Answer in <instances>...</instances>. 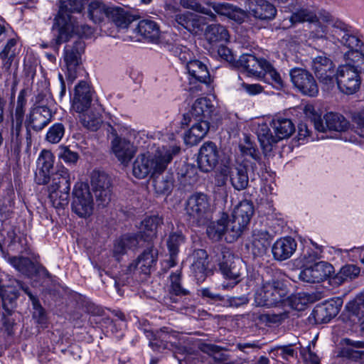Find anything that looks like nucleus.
Returning a JSON list of instances; mask_svg holds the SVG:
<instances>
[{"label": "nucleus", "mask_w": 364, "mask_h": 364, "mask_svg": "<svg viewBox=\"0 0 364 364\" xmlns=\"http://www.w3.org/2000/svg\"><path fill=\"white\" fill-rule=\"evenodd\" d=\"M158 257V250L153 245H149L146 250L138 257L136 261L130 264L127 269L126 277L122 275L118 280L114 281L115 287L119 285H125L129 283V274L136 272L148 274L150 273L151 268L156 264Z\"/></svg>", "instance_id": "9"}, {"label": "nucleus", "mask_w": 364, "mask_h": 364, "mask_svg": "<svg viewBox=\"0 0 364 364\" xmlns=\"http://www.w3.org/2000/svg\"><path fill=\"white\" fill-rule=\"evenodd\" d=\"M211 205L209 197L203 193H196L188 197L186 212L190 223L197 226L205 225L210 219Z\"/></svg>", "instance_id": "6"}, {"label": "nucleus", "mask_w": 364, "mask_h": 364, "mask_svg": "<svg viewBox=\"0 0 364 364\" xmlns=\"http://www.w3.org/2000/svg\"><path fill=\"white\" fill-rule=\"evenodd\" d=\"M107 18L119 28H127L135 19L128 11L119 6H110Z\"/></svg>", "instance_id": "39"}, {"label": "nucleus", "mask_w": 364, "mask_h": 364, "mask_svg": "<svg viewBox=\"0 0 364 364\" xmlns=\"http://www.w3.org/2000/svg\"><path fill=\"white\" fill-rule=\"evenodd\" d=\"M16 40L11 38L8 41L4 49L0 52V58L2 60L3 67L9 70L16 55Z\"/></svg>", "instance_id": "49"}, {"label": "nucleus", "mask_w": 364, "mask_h": 364, "mask_svg": "<svg viewBox=\"0 0 364 364\" xmlns=\"http://www.w3.org/2000/svg\"><path fill=\"white\" fill-rule=\"evenodd\" d=\"M311 68L319 82L326 89L334 87L336 65L326 54L313 58Z\"/></svg>", "instance_id": "14"}, {"label": "nucleus", "mask_w": 364, "mask_h": 364, "mask_svg": "<svg viewBox=\"0 0 364 364\" xmlns=\"http://www.w3.org/2000/svg\"><path fill=\"white\" fill-rule=\"evenodd\" d=\"M134 31L149 42L155 43L159 42L160 37L159 26L153 20L144 19L140 21Z\"/></svg>", "instance_id": "35"}, {"label": "nucleus", "mask_w": 364, "mask_h": 364, "mask_svg": "<svg viewBox=\"0 0 364 364\" xmlns=\"http://www.w3.org/2000/svg\"><path fill=\"white\" fill-rule=\"evenodd\" d=\"M23 123L13 122L11 129V144L15 151H20L23 136L21 134Z\"/></svg>", "instance_id": "61"}, {"label": "nucleus", "mask_w": 364, "mask_h": 364, "mask_svg": "<svg viewBox=\"0 0 364 364\" xmlns=\"http://www.w3.org/2000/svg\"><path fill=\"white\" fill-rule=\"evenodd\" d=\"M342 304V300L337 298L317 306L314 311L315 318L321 323L328 322L339 313Z\"/></svg>", "instance_id": "31"}, {"label": "nucleus", "mask_w": 364, "mask_h": 364, "mask_svg": "<svg viewBox=\"0 0 364 364\" xmlns=\"http://www.w3.org/2000/svg\"><path fill=\"white\" fill-rule=\"evenodd\" d=\"M53 164V154L47 150L42 151L37 160L38 168L35 173V180L38 184L45 185L50 182Z\"/></svg>", "instance_id": "24"}, {"label": "nucleus", "mask_w": 364, "mask_h": 364, "mask_svg": "<svg viewBox=\"0 0 364 364\" xmlns=\"http://www.w3.org/2000/svg\"><path fill=\"white\" fill-rule=\"evenodd\" d=\"M80 114V119L83 127L92 132L100 127L102 120L100 112L90 108Z\"/></svg>", "instance_id": "45"}, {"label": "nucleus", "mask_w": 364, "mask_h": 364, "mask_svg": "<svg viewBox=\"0 0 364 364\" xmlns=\"http://www.w3.org/2000/svg\"><path fill=\"white\" fill-rule=\"evenodd\" d=\"M109 7L101 0H91L87 8V17L95 23H100L108 16Z\"/></svg>", "instance_id": "42"}, {"label": "nucleus", "mask_w": 364, "mask_h": 364, "mask_svg": "<svg viewBox=\"0 0 364 364\" xmlns=\"http://www.w3.org/2000/svg\"><path fill=\"white\" fill-rule=\"evenodd\" d=\"M216 262L223 275L226 279L234 281V285L240 281L241 271L244 267L242 259L235 257L228 250H224L218 255Z\"/></svg>", "instance_id": "15"}, {"label": "nucleus", "mask_w": 364, "mask_h": 364, "mask_svg": "<svg viewBox=\"0 0 364 364\" xmlns=\"http://www.w3.org/2000/svg\"><path fill=\"white\" fill-rule=\"evenodd\" d=\"M213 105L209 99L206 97L197 99L193 105L191 112L183 114L181 124L182 125H188L191 119H193L195 121H208L213 112Z\"/></svg>", "instance_id": "22"}, {"label": "nucleus", "mask_w": 364, "mask_h": 364, "mask_svg": "<svg viewBox=\"0 0 364 364\" xmlns=\"http://www.w3.org/2000/svg\"><path fill=\"white\" fill-rule=\"evenodd\" d=\"M272 129L275 135L267 125H262L257 130V138L260 146L266 155L272 150V147L279 141L289 138L295 131V127L291 119L278 117L272 120Z\"/></svg>", "instance_id": "3"}, {"label": "nucleus", "mask_w": 364, "mask_h": 364, "mask_svg": "<svg viewBox=\"0 0 364 364\" xmlns=\"http://www.w3.org/2000/svg\"><path fill=\"white\" fill-rule=\"evenodd\" d=\"M93 207V198L89 186L83 183H77L73 189V211L81 218H86L92 213Z\"/></svg>", "instance_id": "13"}, {"label": "nucleus", "mask_w": 364, "mask_h": 364, "mask_svg": "<svg viewBox=\"0 0 364 364\" xmlns=\"http://www.w3.org/2000/svg\"><path fill=\"white\" fill-rule=\"evenodd\" d=\"M90 185L98 207L105 208L111 201L112 181L105 171L94 170L90 174Z\"/></svg>", "instance_id": "11"}, {"label": "nucleus", "mask_w": 364, "mask_h": 364, "mask_svg": "<svg viewBox=\"0 0 364 364\" xmlns=\"http://www.w3.org/2000/svg\"><path fill=\"white\" fill-rule=\"evenodd\" d=\"M33 103L31 107L50 106L52 98L47 87L41 90H38L37 93L33 97Z\"/></svg>", "instance_id": "63"}, {"label": "nucleus", "mask_w": 364, "mask_h": 364, "mask_svg": "<svg viewBox=\"0 0 364 364\" xmlns=\"http://www.w3.org/2000/svg\"><path fill=\"white\" fill-rule=\"evenodd\" d=\"M82 4L79 0H60V9L57 16L54 18L53 30L55 31L60 28V40L66 38L65 28H69V22L72 21L70 13H80L82 11Z\"/></svg>", "instance_id": "16"}, {"label": "nucleus", "mask_w": 364, "mask_h": 364, "mask_svg": "<svg viewBox=\"0 0 364 364\" xmlns=\"http://www.w3.org/2000/svg\"><path fill=\"white\" fill-rule=\"evenodd\" d=\"M112 149L116 157L122 164H127L136 153V147L125 138L116 136L112 141Z\"/></svg>", "instance_id": "28"}, {"label": "nucleus", "mask_w": 364, "mask_h": 364, "mask_svg": "<svg viewBox=\"0 0 364 364\" xmlns=\"http://www.w3.org/2000/svg\"><path fill=\"white\" fill-rule=\"evenodd\" d=\"M54 114L50 106L31 107L29 109L25 121L28 144L31 143V130L41 132L51 122Z\"/></svg>", "instance_id": "10"}, {"label": "nucleus", "mask_w": 364, "mask_h": 364, "mask_svg": "<svg viewBox=\"0 0 364 364\" xmlns=\"http://www.w3.org/2000/svg\"><path fill=\"white\" fill-rule=\"evenodd\" d=\"M347 63L340 65L335 77L338 90L346 95H353L360 87L361 73H364V57L357 52L344 54Z\"/></svg>", "instance_id": "1"}, {"label": "nucleus", "mask_w": 364, "mask_h": 364, "mask_svg": "<svg viewBox=\"0 0 364 364\" xmlns=\"http://www.w3.org/2000/svg\"><path fill=\"white\" fill-rule=\"evenodd\" d=\"M346 346L341 348L337 353V357L346 358L353 361H360L364 364V351L357 350L355 348H364V342L352 341L348 338L343 340Z\"/></svg>", "instance_id": "34"}, {"label": "nucleus", "mask_w": 364, "mask_h": 364, "mask_svg": "<svg viewBox=\"0 0 364 364\" xmlns=\"http://www.w3.org/2000/svg\"><path fill=\"white\" fill-rule=\"evenodd\" d=\"M92 90L85 81H80L75 87L72 100V109L77 113L87 111L92 108Z\"/></svg>", "instance_id": "21"}, {"label": "nucleus", "mask_w": 364, "mask_h": 364, "mask_svg": "<svg viewBox=\"0 0 364 364\" xmlns=\"http://www.w3.org/2000/svg\"><path fill=\"white\" fill-rule=\"evenodd\" d=\"M181 279L182 275L181 270H176L175 272H172L170 274V294H173L175 296H186L190 294L188 289L182 287Z\"/></svg>", "instance_id": "53"}, {"label": "nucleus", "mask_w": 364, "mask_h": 364, "mask_svg": "<svg viewBox=\"0 0 364 364\" xmlns=\"http://www.w3.org/2000/svg\"><path fill=\"white\" fill-rule=\"evenodd\" d=\"M360 274V268L354 264L343 266L339 272L335 276L334 280L337 284H342L347 280H352Z\"/></svg>", "instance_id": "52"}, {"label": "nucleus", "mask_w": 364, "mask_h": 364, "mask_svg": "<svg viewBox=\"0 0 364 364\" xmlns=\"http://www.w3.org/2000/svg\"><path fill=\"white\" fill-rule=\"evenodd\" d=\"M69 28H65V36L66 38L63 40H60V28H58L55 31L58 33L57 38H55L56 44L59 45L62 43L63 42L67 41L68 40L69 36L71 33H75L80 37H85V38H89L90 37L93 33L94 29L85 24H79L78 23H74L73 21H70L69 22Z\"/></svg>", "instance_id": "41"}, {"label": "nucleus", "mask_w": 364, "mask_h": 364, "mask_svg": "<svg viewBox=\"0 0 364 364\" xmlns=\"http://www.w3.org/2000/svg\"><path fill=\"white\" fill-rule=\"evenodd\" d=\"M237 64L254 76L261 75L264 68L269 67V63L265 59L257 58L254 55L248 53L240 55Z\"/></svg>", "instance_id": "30"}, {"label": "nucleus", "mask_w": 364, "mask_h": 364, "mask_svg": "<svg viewBox=\"0 0 364 364\" xmlns=\"http://www.w3.org/2000/svg\"><path fill=\"white\" fill-rule=\"evenodd\" d=\"M49 199L55 208H64L69 203L70 191L48 189Z\"/></svg>", "instance_id": "50"}, {"label": "nucleus", "mask_w": 364, "mask_h": 364, "mask_svg": "<svg viewBox=\"0 0 364 364\" xmlns=\"http://www.w3.org/2000/svg\"><path fill=\"white\" fill-rule=\"evenodd\" d=\"M254 214L252 202L245 200L241 201L234 209L232 218H229L232 239L238 238L249 224Z\"/></svg>", "instance_id": "12"}, {"label": "nucleus", "mask_w": 364, "mask_h": 364, "mask_svg": "<svg viewBox=\"0 0 364 364\" xmlns=\"http://www.w3.org/2000/svg\"><path fill=\"white\" fill-rule=\"evenodd\" d=\"M177 336L176 331L170 330L168 327H163L156 332L155 341H149V346L156 350L168 348V343L173 346Z\"/></svg>", "instance_id": "38"}, {"label": "nucleus", "mask_w": 364, "mask_h": 364, "mask_svg": "<svg viewBox=\"0 0 364 364\" xmlns=\"http://www.w3.org/2000/svg\"><path fill=\"white\" fill-rule=\"evenodd\" d=\"M290 77L294 87L302 94L309 97H314L318 94V85L309 71L295 68L291 70Z\"/></svg>", "instance_id": "18"}, {"label": "nucleus", "mask_w": 364, "mask_h": 364, "mask_svg": "<svg viewBox=\"0 0 364 364\" xmlns=\"http://www.w3.org/2000/svg\"><path fill=\"white\" fill-rule=\"evenodd\" d=\"M342 45L350 49L346 53L357 52L361 54L362 57H364V45L360 38L353 35L350 30L347 33L344 40H342Z\"/></svg>", "instance_id": "54"}, {"label": "nucleus", "mask_w": 364, "mask_h": 364, "mask_svg": "<svg viewBox=\"0 0 364 364\" xmlns=\"http://www.w3.org/2000/svg\"><path fill=\"white\" fill-rule=\"evenodd\" d=\"M289 316V311L286 309H277L272 312L265 314H260L258 315V320L266 325L279 324L288 318Z\"/></svg>", "instance_id": "47"}, {"label": "nucleus", "mask_w": 364, "mask_h": 364, "mask_svg": "<svg viewBox=\"0 0 364 364\" xmlns=\"http://www.w3.org/2000/svg\"><path fill=\"white\" fill-rule=\"evenodd\" d=\"M287 290L278 280L264 282L255 294L257 305L272 307L285 301Z\"/></svg>", "instance_id": "7"}, {"label": "nucleus", "mask_w": 364, "mask_h": 364, "mask_svg": "<svg viewBox=\"0 0 364 364\" xmlns=\"http://www.w3.org/2000/svg\"><path fill=\"white\" fill-rule=\"evenodd\" d=\"M219 152L215 143L207 141L200 147L198 166L200 171L207 173L214 169L218 162Z\"/></svg>", "instance_id": "23"}, {"label": "nucleus", "mask_w": 364, "mask_h": 364, "mask_svg": "<svg viewBox=\"0 0 364 364\" xmlns=\"http://www.w3.org/2000/svg\"><path fill=\"white\" fill-rule=\"evenodd\" d=\"M239 149L242 155L250 156L259 165H262L259 152L248 138L245 139L244 144L239 145Z\"/></svg>", "instance_id": "58"}, {"label": "nucleus", "mask_w": 364, "mask_h": 364, "mask_svg": "<svg viewBox=\"0 0 364 364\" xmlns=\"http://www.w3.org/2000/svg\"><path fill=\"white\" fill-rule=\"evenodd\" d=\"M247 5L250 14L257 19L269 21L277 14L275 6L267 0H250Z\"/></svg>", "instance_id": "26"}, {"label": "nucleus", "mask_w": 364, "mask_h": 364, "mask_svg": "<svg viewBox=\"0 0 364 364\" xmlns=\"http://www.w3.org/2000/svg\"><path fill=\"white\" fill-rule=\"evenodd\" d=\"M272 238L265 230H254L249 240L248 247L255 257L264 255L270 245Z\"/></svg>", "instance_id": "25"}, {"label": "nucleus", "mask_w": 364, "mask_h": 364, "mask_svg": "<svg viewBox=\"0 0 364 364\" xmlns=\"http://www.w3.org/2000/svg\"><path fill=\"white\" fill-rule=\"evenodd\" d=\"M230 223L228 215L223 213L219 220L212 222L208 225L206 233L208 237L214 241H218L221 239L225 233L230 234L232 237Z\"/></svg>", "instance_id": "36"}, {"label": "nucleus", "mask_w": 364, "mask_h": 364, "mask_svg": "<svg viewBox=\"0 0 364 364\" xmlns=\"http://www.w3.org/2000/svg\"><path fill=\"white\" fill-rule=\"evenodd\" d=\"M180 4L183 8L205 14L212 20L215 18V16L210 8L215 13L226 16L239 22L243 21L246 17V14L243 10L228 3H216L209 1L200 3L197 0H181Z\"/></svg>", "instance_id": "4"}, {"label": "nucleus", "mask_w": 364, "mask_h": 364, "mask_svg": "<svg viewBox=\"0 0 364 364\" xmlns=\"http://www.w3.org/2000/svg\"><path fill=\"white\" fill-rule=\"evenodd\" d=\"M248 165L249 163L247 161H243L241 164L230 169V181L235 190L240 191L248 187Z\"/></svg>", "instance_id": "32"}, {"label": "nucleus", "mask_w": 364, "mask_h": 364, "mask_svg": "<svg viewBox=\"0 0 364 364\" xmlns=\"http://www.w3.org/2000/svg\"><path fill=\"white\" fill-rule=\"evenodd\" d=\"M180 150V147L177 146H163L153 156L139 155L133 164V175L137 178H145L149 175L161 173Z\"/></svg>", "instance_id": "2"}, {"label": "nucleus", "mask_w": 364, "mask_h": 364, "mask_svg": "<svg viewBox=\"0 0 364 364\" xmlns=\"http://www.w3.org/2000/svg\"><path fill=\"white\" fill-rule=\"evenodd\" d=\"M186 69L190 78L189 91L194 94L202 90L201 84L208 85L210 82V75L206 65L198 60L190 59L186 63Z\"/></svg>", "instance_id": "17"}, {"label": "nucleus", "mask_w": 364, "mask_h": 364, "mask_svg": "<svg viewBox=\"0 0 364 364\" xmlns=\"http://www.w3.org/2000/svg\"><path fill=\"white\" fill-rule=\"evenodd\" d=\"M50 181L51 183L48 189L70 190V174L65 168L58 170L55 173H52Z\"/></svg>", "instance_id": "44"}, {"label": "nucleus", "mask_w": 364, "mask_h": 364, "mask_svg": "<svg viewBox=\"0 0 364 364\" xmlns=\"http://www.w3.org/2000/svg\"><path fill=\"white\" fill-rule=\"evenodd\" d=\"M171 51L174 55L183 62L186 63L190 59L192 58L193 53L186 46L179 44H174L171 46Z\"/></svg>", "instance_id": "64"}, {"label": "nucleus", "mask_w": 364, "mask_h": 364, "mask_svg": "<svg viewBox=\"0 0 364 364\" xmlns=\"http://www.w3.org/2000/svg\"><path fill=\"white\" fill-rule=\"evenodd\" d=\"M204 36L206 41L213 49L229 41L228 30L225 26L220 24H212L207 26Z\"/></svg>", "instance_id": "33"}, {"label": "nucleus", "mask_w": 364, "mask_h": 364, "mask_svg": "<svg viewBox=\"0 0 364 364\" xmlns=\"http://www.w3.org/2000/svg\"><path fill=\"white\" fill-rule=\"evenodd\" d=\"M346 309L352 316L363 321L364 318V294L358 295L353 301L348 302Z\"/></svg>", "instance_id": "55"}, {"label": "nucleus", "mask_w": 364, "mask_h": 364, "mask_svg": "<svg viewBox=\"0 0 364 364\" xmlns=\"http://www.w3.org/2000/svg\"><path fill=\"white\" fill-rule=\"evenodd\" d=\"M138 245V239L135 235H124L116 241L113 252L114 256L124 255L128 250H131Z\"/></svg>", "instance_id": "46"}, {"label": "nucleus", "mask_w": 364, "mask_h": 364, "mask_svg": "<svg viewBox=\"0 0 364 364\" xmlns=\"http://www.w3.org/2000/svg\"><path fill=\"white\" fill-rule=\"evenodd\" d=\"M58 151V158L67 164H75L79 159V154L68 146H60Z\"/></svg>", "instance_id": "62"}, {"label": "nucleus", "mask_w": 364, "mask_h": 364, "mask_svg": "<svg viewBox=\"0 0 364 364\" xmlns=\"http://www.w3.org/2000/svg\"><path fill=\"white\" fill-rule=\"evenodd\" d=\"M65 127L62 123L53 124L46 133V141L51 144L59 143L65 134Z\"/></svg>", "instance_id": "56"}, {"label": "nucleus", "mask_w": 364, "mask_h": 364, "mask_svg": "<svg viewBox=\"0 0 364 364\" xmlns=\"http://www.w3.org/2000/svg\"><path fill=\"white\" fill-rule=\"evenodd\" d=\"M200 350L205 353L213 357L216 362H223L228 360V355L224 348L212 343H203L200 346Z\"/></svg>", "instance_id": "51"}, {"label": "nucleus", "mask_w": 364, "mask_h": 364, "mask_svg": "<svg viewBox=\"0 0 364 364\" xmlns=\"http://www.w3.org/2000/svg\"><path fill=\"white\" fill-rule=\"evenodd\" d=\"M192 257L191 273L198 282H203L208 273V254L205 250L198 249L193 251Z\"/></svg>", "instance_id": "27"}, {"label": "nucleus", "mask_w": 364, "mask_h": 364, "mask_svg": "<svg viewBox=\"0 0 364 364\" xmlns=\"http://www.w3.org/2000/svg\"><path fill=\"white\" fill-rule=\"evenodd\" d=\"M209 129L210 126L208 120L196 121L191 129L185 134V143L191 146L196 145L205 136Z\"/></svg>", "instance_id": "37"}, {"label": "nucleus", "mask_w": 364, "mask_h": 364, "mask_svg": "<svg viewBox=\"0 0 364 364\" xmlns=\"http://www.w3.org/2000/svg\"><path fill=\"white\" fill-rule=\"evenodd\" d=\"M306 117L314 124L315 129L319 132L327 130L346 132L350 127V123L341 114L330 112L322 118L312 105H306L304 108Z\"/></svg>", "instance_id": "5"}, {"label": "nucleus", "mask_w": 364, "mask_h": 364, "mask_svg": "<svg viewBox=\"0 0 364 364\" xmlns=\"http://www.w3.org/2000/svg\"><path fill=\"white\" fill-rule=\"evenodd\" d=\"M184 236L181 232H171L168 235L166 244L170 257L166 262L169 268L176 264V258L179 252L178 248L184 242Z\"/></svg>", "instance_id": "40"}, {"label": "nucleus", "mask_w": 364, "mask_h": 364, "mask_svg": "<svg viewBox=\"0 0 364 364\" xmlns=\"http://www.w3.org/2000/svg\"><path fill=\"white\" fill-rule=\"evenodd\" d=\"M297 247L296 242L291 237L278 239L273 245L272 252L275 259L284 261L290 258Z\"/></svg>", "instance_id": "29"}, {"label": "nucleus", "mask_w": 364, "mask_h": 364, "mask_svg": "<svg viewBox=\"0 0 364 364\" xmlns=\"http://www.w3.org/2000/svg\"><path fill=\"white\" fill-rule=\"evenodd\" d=\"M316 18V16L314 12L301 9L292 14L290 21L292 23H302L304 21L314 22Z\"/></svg>", "instance_id": "60"}, {"label": "nucleus", "mask_w": 364, "mask_h": 364, "mask_svg": "<svg viewBox=\"0 0 364 364\" xmlns=\"http://www.w3.org/2000/svg\"><path fill=\"white\" fill-rule=\"evenodd\" d=\"M9 262L19 272L31 277L36 262L29 258L24 257H11L9 258Z\"/></svg>", "instance_id": "48"}, {"label": "nucleus", "mask_w": 364, "mask_h": 364, "mask_svg": "<svg viewBox=\"0 0 364 364\" xmlns=\"http://www.w3.org/2000/svg\"><path fill=\"white\" fill-rule=\"evenodd\" d=\"M163 223V220L158 215L146 218L141 222V237L146 240H150L156 236L159 227Z\"/></svg>", "instance_id": "43"}, {"label": "nucleus", "mask_w": 364, "mask_h": 364, "mask_svg": "<svg viewBox=\"0 0 364 364\" xmlns=\"http://www.w3.org/2000/svg\"><path fill=\"white\" fill-rule=\"evenodd\" d=\"M18 296L19 293L15 287H11V285L4 286L0 279V306L4 310L1 321L9 335L14 333L15 319L12 315L16 307V301Z\"/></svg>", "instance_id": "8"}, {"label": "nucleus", "mask_w": 364, "mask_h": 364, "mask_svg": "<svg viewBox=\"0 0 364 364\" xmlns=\"http://www.w3.org/2000/svg\"><path fill=\"white\" fill-rule=\"evenodd\" d=\"M85 47V42L77 39L65 48L64 60L68 69L67 77L71 82L77 77V68L81 63V55L84 53Z\"/></svg>", "instance_id": "19"}, {"label": "nucleus", "mask_w": 364, "mask_h": 364, "mask_svg": "<svg viewBox=\"0 0 364 364\" xmlns=\"http://www.w3.org/2000/svg\"><path fill=\"white\" fill-rule=\"evenodd\" d=\"M333 270V267L331 264L321 261L303 269L299 274V278L304 282H320L328 277Z\"/></svg>", "instance_id": "20"}, {"label": "nucleus", "mask_w": 364, "mask_h": 364, "mask_svg": "<svg viewBox=\"0 0 364 364\" xmlns=\"http://www.w3.org/2000/svg\"><path fill=\"white\" fill-rule=\"evenodd\" d=\"M311 301L310 296L306 293L301 292L291 296L287 303L291 305L292 309L301 311Z\"/></svg>", "instance_id": "59"}, {"label": "nucleus", "mask_w": 364, "mask_h": 364, "mask_svg": "<svg viewBox=\"0 0 364 364\" xmlns=\"http://www.w3.org/2000/svg\"><path fill=\"white\" fill-rule=\"evenodd\" d=\"M347 26L341 21H336L329 31V38L332 41L340 42L342 44V40H344L348 32Z\"/></svg>", "instance_id": "57"}]
</instances>
